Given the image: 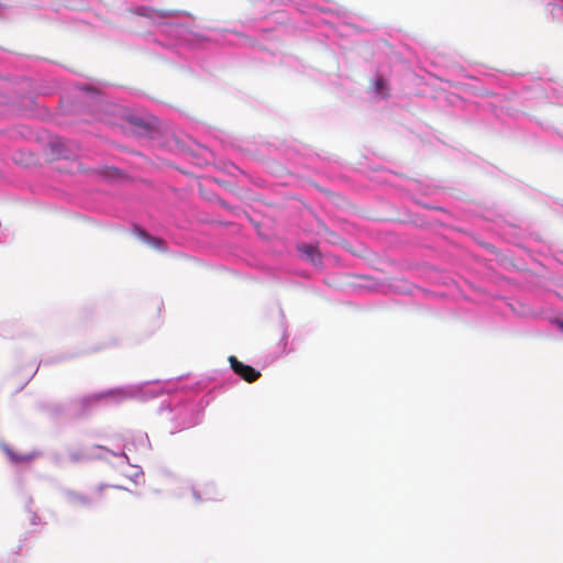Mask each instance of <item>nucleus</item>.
Masks as SVG:
<instances>
[{
	"label": "nucleus",
	"mask_w": 563,
	"mask_h": 563,
	"mask_svg": "<svg viewBox=\"0 0 563 563\" xmlns=\"http://www.w3.org/2000/svg\"><path fill=\"white\" fill-rule=\"evenodd\" d=\"M79 90L85 92L87 95V97L90 98L91 100L100 101V99H101V96L99 95V92L97 90H95L93 88L82 86V87H79Z\"/></svg>",
	"instance_id": "obj_15"
},
{
	"label": "nucleus",
	"mask_w": 563,
	"mask_h": 563,
	"mask_svg": "<svg viewBox=\"0 0 563 563\" xmlns=\"http://www.w3.org/2000/svg\"><path fill=\"white\" fill-rule=\"evenodd\" d=\"M3 450L5 451L8 457L10 459V461L15 463V464L31 461L33 459V456L35 455L34 453H32V454H24V455H18L8 445H4Z\"/></svg>",
	"instance_id": "obj_13"
},
{
	"label": "nucleus",
	"mask_w": 563,
	"mask_h": 563,
	"mask_svg": "<svg viewBox=\"0 0 563 563\" xmlns=\"http://www.w3.org/2000/svg\"><path fill=\"white\" fill-rule=\"evenodd\" d=\"M133 233L137 239H140L142 242L150 245L151 247L158 250V251L164 250V241L159 238L152 236L142 228L134 227Z\"/></svg>",
	"instance_id": "obj_8"
},
{
	"label": "nucleus",
	"mask_w": 563,
	"mask_h": 563,
	"mask_svg": "<svg viewBox=\"0 0 563 563\" xmlns=\"http://www.w3.org/2000/svg\"><path fill=\"white\" fill-rule=\"evenodd\" d=\"M300 251H303L307 256L312 261V262H316V257H317V252L314 250L313 246L311 245H303L302 247L299 249Z\"/></svg>",
	"instance_id": "obj_16"
},
{
	"label": "nucleus",
	"mask_w": 563,
	"mask_h": 563,
	"mask_svg": "<svg viewBox=\"0 0 563 563\" xmlns=\"http://www.w3.org/2000/svg\"><path fill=\"white\" fill-rule=\"evenodd\" d=\"M97 450L100 451V453L96 455L97 457L109 460V456H113L119 459L121 463H128L129 466L134 467V464L130 463V459L128 455L129 451H126L125 449H123V451L121 452H114L103 446H98Z\"/></svg>",
	"instance_id": "obj_11"
},
{
	"label": "nucleus",
	"mask_w": 563,
	"mask_h": 563,
	"mask_svg": "<svg viewBox=\"0 0 563 563\" xmlns=\"http://www.w3.org/2000/svg\"><path fill=\"white\" fill-rule=\"evenodd\" d=\"M0 335L3 338H13L14 332L12 325L8 322H0Z\"/></svg>",
	"instance_id": "obj_14"
},
{
	"label": "nucleus",
	"mask_w": 563,
	"mask_h": 563,
	"mask_svg": "<svg viewBox=\"0 0 563 563\" xmlns=\"http://www.w3.org/2000/svg\"><path fill=\"white\" fill-rule=\"evenodd\" d=\"M229 361L233 372L249 383L256 380L261 375L260 372L249 365L239 362L234 356H230Z\"/></svg>",
	"instance_id": "obj_6"
},
{
	"label": "nucleus",
	"mask_w": 563,
	"mask_h": 563,
	"mask_svg": "<svg viewBox=\"0 0 563 563\" xmlns=\"http://www.w3.org/2000/svg\"><path fill=\"white\" fill-rule=\"evenodd\" d=\"M31 516H30V521L33 526H36L40 523L41 519L40 517L35 514V512H32L30 509H29Z\"/></svg>",
	"instance_id": "obj_18"
},
{
	"label": "nucleus",
	"mask_w": 563,
	"mask_h": 563,
	"mask_svg": "<svg viewBox=\"0 0 563 563\" xmlns=\"http://www.w3.org/2000/svg\"><path fill=\"white\" fill-rule=\"evenodd\" d=\"M135 13L147 18L156 26L158 33L166 37V42H161L162 45L176 47L177 53L184 57H187L186 49L202 48L208 43L205 35L183 22L179 16L143 5L136 8Z\"/></svg>",
	"instance_id": "obj_2"
},
{
	"label": "nucleus",
	"mask_w": 563,
	"mask_h": 563,
	"mask_svg": "<svg viewBox=\"0 0 563 563\" xmlns=\"http://www.w3.org/2000/svg\"><path fill=\"white\" fill-rule=\"evenodd\" d=\"M545 8L553 21L563 24V0H545Z\"/></svg>",
	"instance_id": "obj_9"
},
{
	"label": "nucleus",
	"mask_w": 563,
	"mask_h": 563,
	"mask_svg": "<svg viewBox=\"0 0 563 563\" xmlns=\"http://www.w3.org/2000/svg\"><path fill=\"white\" fill-rule=\"evenodd\" d=\"M180 378L167 380H151L135 385L108 389L84 398V404L104 400L107 404H120L128 399L147 400L164 393L181 389L180 395H174L168 405L162 404L159 411L172 423L170 432L175 433L198 424L201 421L203 406L196 402L191 396V387L181 386Z\"/></svg>",
	"instance_id": "obj_1"
},
{
	"label": "nucleus",
	"mask_w": 563,
	"mask_h": 563,
	"mask_svg": "<svg viewBox=\"0 0 563 563\" xmlns=\"http://www.w3.org/2000/svg\"><path fill=\"white\" fill-rule=\"evenodd\" d=\"M113 488H118V489H125L123 486H120V485H114L112 486Z\"/></svg>",
	"instance_id": "obj_20"
},
{
	"label": "nucleus",
	"mask_w": 563,
	"mask_h": 563,
	"mask_svg": "<svg viewBox=\"0 0 563 563\" xmlns=\"http://www.w3.org/2000/svg\"><path fill=\"white\" fill-rule=\"evenodd\" d=\"M372 89L374 97L378 100L385 99L389 92L386 80L378 75L374 78Z\"/></svg>",
	"instance_id": "obj_12"
},
{
	"label": "nucleus",
	"mask_w": 563,
	"mask_h": 563,
	"mask_svg": "<svg viewBox=\"0 0 563 563\" xmlns=\"http://www.w3.org/2000/svg\"><path fill=\"white\" fill-rule=\"evenodd\" d=\"M186 487L190 489L196 503L219 500L223 497V494L216 487L213 483H206L200 488L186 483Z\"/></svg>",
	"instance_id": "obj_5"
},
{
	"label": "nucleus",
	"mask_w": 563,
	"mask_h": 563,
	"mask_svg": "<svg viewBox=\"0 0 563 563\" xmlns=\"http://www.w3.org/2000/svg\"><path fill=\"white\" fill-rule=\"evenodd\" d=\"M555 324L563 332V318L556 319Z\"/></svg>",
	"instance_id": "obj_19"
},
{
	"label": "nucleus",
	"mask_w": 563,
	"mask_h": 563,
	"mask_svg": "<svg viewBox=\"0 0 563 563\" xmlns=\"http://www.w3.org/2000/svg\"><path fill=\"white\" fill-rule=\"evenodd\" d=\"M97 450L100 451V453L96 455L97 457L109 460V456H113L119 459L121 463H128L129 466L134 467V464L130 463V459L128 455L129 451H126L125 449H123V451L121 452H114L103 446H98Z\"/></svg>",
	"instance_id": "obj_10"
},
{
	"label": "nucleus",
	"mask_w": 563,
	"mask_h": 563,
	"mask_svg": "<svg viewBox=\"0 0 563 563\" xmlns=\"http://www.w3.org/2000/svg\"><path fill=\"white\" fill-rule=\"evenodd\" d=\"M110 485L101 483L91 488L89 492H79L74 489H64L63 496L65 501L74 508L95 509L100 505L104 497V490Z\"/></svg>",
	"instance_id": "obj_3"
},
{
	"label": "nucleus",
	"mask_w": 563,
	"mask_h": 563,
	"mask_svg": "<svg viewBox=\"0 0 563 563\" xmlns=\"http://www.w3.org/2000/svg\"><path fill=\"white\" fill-rule=\"evenodd\" d=\"M124 449L126 451L135 450L141 455H147L151 451V442L146 433L139 432L124 445Z\"/></svg>",
	"instance_id": "obj_7"
},
{
	"label": "nucleus",
	"mask_w": 563,
	"mask_h": 563,
	"mask_svg": "<svg viewBox=\"0 0 563 563\" xmlns=\"http://www.w3.org/2000/svg\"><path fill=\"white\" fill-rule=\"evenodd\" d=\"M542 98L563 104V88L553 85L545 86L543 82H536L522 97L525 101H532L534 99Z\"/></svg>",
	"instance_id": "obj_4"
},
{
	"label": "nucleus",
	"mask_w": 563,
	"mask_h": 563,
	"mask_svg": "<svg viewBox=\"0 0 563 563\" xmlns=\"http://www.w3.org/2000/svg\"><path fill=\"white\" fill-rule=\"evenodd\" d=\"M129 478L137 484L140 483V479L143 478V472L139 467H136L135 472L129 475Z\"/></svg>",
	"instance_id": "obj_17"
}]
</instances>
